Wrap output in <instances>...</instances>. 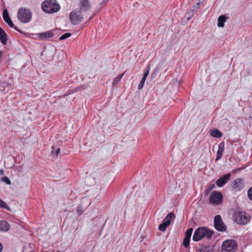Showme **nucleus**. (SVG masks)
Here are the masks:
<instances>
[{
	"label": "nucleus",
	"mask_w": 252,
	"mask_h": 252,
	"mask_svg": "<svg viewBox=\"0 0 252 252\" xmlns=\"http://www.w3.org/2000/svg\"><path fill=\"white\" fill-rule=\"evenodd\" d=\"M213 233V231H211L206 227H199L195 230L192 239L195 242H198L204 238L210 239L212 237Z\"/></svg>",
	"instance_id": "nucleus-1"
},
{
	"label": "nucleus",
	"mask_w": 252,
	"mask_h": 252,
	"mask_svg": "<svg viewBox=\"0 0 252 252\" xmlns=\"http://www.w3.org/2000/svg\"><path fill=\"white\" fill-rule=\"evenodd\" d=\"M42 10L47 13H53L58 12L60 6L56 0H46L42 3Z\"/></svg>",
	"instance_id": "nucleus-2"
},
{
	"label": "nucleus",
	"mask_w": 252,
	"mask_h": 252,
	"mask_svg": "<svg viewBox=\"0 0 252 252\" xmlns=\"http://www.w3.org/2000/svg\"><path fill=\"white\" fill-rule=\"evenodd\" d=\"M32 17V13L30 9L25 7H20L18 11L17 18L22 23H27L29 22Z\"/></svg>",
	"instance_id": "nucleus-3"
},
{
	"label": "nucleus",
	"mask_w": 252,
	"mask_h": 252,
	"mask_svg": "<svg viewBox=\"0 0 252 252\" xmlns=\"http://www.w3.org/2000/svg\"><path fill=\"white\" fill-rule=\"evenodd\" d=\"M233 218L234 221L239 224H246L250 220V216L243 212H235Z\"/></svg>",
	"instance_id": "nucleus-4"
},
{
	"label": "nucleus",
	"mask_w": 252,
	"mask_h": 252,
	"mask_svg": "<svg viewBox=\"0 0 252 252\" xmlns=\"http://www.w3.org/2000/svg\"><path fill=\"white\" fill-rule=\"evenodd\" d=\"M238 249L236 242L234 240H226L221 246V252H235Z\"/></svg>",
	"instance_id": "nucleus-5"
},
{
	"label": "nucleus",
	"mask_w": 252,
	"mask_h": 252,
	"mask_svg": "<svg viewBox=\"0 0 252 252\" xmlns=\"http://www.w3.org/2000/svg\"><path fill=\"white\" fill-rule=\"evenodd\" d=\"M223 196L221 192L219 191H213L210 197V202L215 205H219L222 201Z\"/></svg>",
	"instance_id": "nucleus-6"
},
{
	"label": "nucleus",
	"mask_w": 252,
	"mask_h": 252,
	"mask_svg": "<svg viewBox=\"0 0 252 252\" xmlns=\"http://www.w3.org/2000/svg\"><path fill=\"white\" fill-rule=\"evenodd\" d=\"M214 227L219 231H225L226 230V226L224 223L220 215H217L214 218Z\"/></svg>",
	"instance_id": "nucleus-7"
},
{
	"label": "nucleus",
	"mask_w": 252,
	"mask_h": 252,
	"mask_svg": "<svg viewBox=\"0 0 252 252\" xmlns=\"http://www.w3.org/2000/svg\"><path fill=\"white\" fill-rule=\"evenodd\" d=\"M82 13L80 10L73 11L70 14V19L73 25H77L81 21Z\"/></svg>",
	"instance_id": "nucleus-8"
},
{
	"label": "nucleus",
	"mask_w": 252,
	"mask_h": 252,
	"mask_svg": "<svg viewBox=\"0 0 252 252\" xmlns=\"http://www.w3.org/2000/svg\"><path fill=\"white\" fill-rule=\"evenodd\" d=\"M193 231V228H190L188 229L186 233L183 240V245L185 248H188L189 245L190 239Z\"/></svg>",
	"instance_id": "nucleus-9"
},
{
	"label": "nucleus",
	"mask_w": 252,
	"mask_h": 252,
	"mask_svg": "<svg viewBox=\"0 0 252 252\" xmlns=\"http://www.w3.org/2000/svg\"><path fill=\"white\" fill-rule=\"evenodd\" d=\"M230 176L231 175L230 173H227V174L218 179L216 181L217 185L219 187H222L229 180Z\"/></svg>",
	"instance_id": "nucleus-10"
},
{
	"label": "nucleus",
	"mask_w": 252,
	"mask_h": 252,
	"mask_svg": "<svg viewBox=\"0 0 252 252\" xmlns=\"http://www.w3.org/2000/svg\"><path fill=\"white\" fill-rule=\"evenodd\" d=\"M243 187V180L241 179L237 178L235 179L232 184V188L235 191H238Z\"/></svg>",
	"instance_id": "nucleus-11"
},
{
	"label": "nucleus",
	"mask_w": 252,
	"mask_h": 252,
	"mask_svg": "<svg viewBox=\"0 0 252 252\" xmlns=\"http://www.w3.org/2000/svg\"><path fill=\"white\" fill-rule=\"evenodd\" d=\"M3 18L10 27L13 28L14 24L9 16L8 12L6 9H4L3 11Z\"/></svg>",
	"instance_id": "nucleus-12"
},
{
	"label": "nucleus",
	"mask_w": 252,
	"mask_h": 252,
	"mask_svg": "<svg viewBox=\"0 0 252 252\" xmlns=\"http://www.w3.org/2000/svg\"><path fill=\"white\" fill-rule=\"evenodd\" d=\"M80 9L83 11H87L90 8V3L89 0H80Z\"/></svg>",
	"instance_id": "nucleus-13"
},
{
	"label": "nucleus",
	"mask_w": 252,
	"mask_h": 252,
	"mask_svg": "<svg viewBox=\"0 0 252 252\" xmlns=\"http://www.w3.org/2000/svg\"><path fill=\"white\" fill-rule=\"evenodd\" d=\"M224 144L223 142L220 143L219 145L218 150L217 153V157L216 160H218L220 159L223 155L224 151Z\"/></svg>",
	"instance_id": "nucleus-14"
},
{
	"label": "nucleus",
	"mask_w": 252,
	"mask_h": 252,
	"mask_svg": "<svg viewBox=\"0 0 252 252\" xmlns=\"http://www.w3.org/2000/svg\"><path fill=\"white\" fill-rule=\"evenodd\" d=\"M10 228L9 223L4 220L0 221V230L3 231H7Z\"/></svg>",
	"instance_id": "nucleus-15"
},
{
	"label": "nucleus",
	"mask_w": 252,
	"mask_h": 252,
	"mask_svg": "<svg viewBox=\"0 0 252 252\" xmlns=\"http://www.w3.org/2000/svg\"><path fill=\"white\" fill-rule=\"evenodd\" d=\"M0 40L5 45L7 42V34L0 27Z\"/></svg>",
	"instance_id": "nucleus-16"
},
{
	"label": "nucleus",
	"mask_w": 252,
	"mask_h": 252,
	"mask_svg": "<svg viewBox=\"0 0 252 252\" xmlns=\"http://www.w3.org/2000/svg\"><path fill=\"white\" fill-rule=\"evenodd\" d=\"M53 36V33L52 31H48L42 32L39 34V37L41 39H48Z\"/></svg>",
	"instance_id": "nucleus-17"
},
{
	"label": "nucleus",
	"mask_w": 252,
	"mask_h": 252,
	"mask_svg": "<svg viewBox=\"0 0 252 252\" xmlns=\"http://www.w3.org/2000/svg\"><path fill=\"white\" fill-rule=\"evenodd\" d=\"M170 224V222L168 220H166V222H163L159 224L158 229L160 231L164 232L166 230L167 227Z\"/></svg>",
	"instance_id": "nucleus-18"
},
{
	"label": "nucleus",
	"mask_w": 252,
	"mask_h": 252,
	"mask_svg": "<svg viewBox=\"0 0 252 252\" xmlns=\"http://www.w3.org/2000/svg\"><path fill=\"white\" fill-rule=\"evenodd\" d=\"M226 20V18L224 16L221 15L218 18V26L220 27H223L224 23Z\"/></svg>",
	"instance_id": "nucleus-19"
},
{
	"label": "nucleus",
	"mask_w": 252,
	"mask_h": 252,
	"mask_svg": "<svg viewBox=\"0 0 252 252\" xmlns=\"http://www.w3.org/2000/svg\"><path fill=\"white\" fill-rule=\"evenodd\" d=\"M124 74H125L124 72L122 73L121 74H120L119 75H118L117 77H116L113 80V81L112 82V85L113 86L117 85L120 82V81H121L122 78H123Z\"/></svg>",
	"instance_id": "nucleus-20"
},
{
	"label": "nucleus",
	"mask_w": 252,
	"mask_h": 252,
	"mask_svg": "<svg viewBox=\"0 0 252 252\" xmlns=\"http://www.w3.org/2000/svg\"><path fill=\"white\" fill-rule=\"evenodd\" d=\"M211 135L215 137L220 138L222 136L221 133L218 129L212 131Z\"/></svg>",
	"instance_id": "nucleus-21"
},
{
	"label": "nucleus",
	"mask_w": 252,
	"mask_h": 252,
	"mask_svg": "<svg viewBox=\"0 0 252 252\" xmlns=\"http://www.w3.org/2000/svg\"><path fill=\"white\" fill-rule=\"evenodd\" d=\"M175 218V215L173 213H170L166 217V218L163 220V222H166V220H168L171 222V220L172 219H173Z\"/></svg>",
	"instance_id": "nucleus-22"
},
{
	"label": "nucleus",
	"mask_w": 252,
	"mask_h": 252,
	"mask_svg": "<svg viewBox=\"0 0 252 252\" xmlns=\"http://www.w3.org/2000/svg\"><path fill=\"white\" fill-rule=\"evenodd\" d=\"M200 252H213V250L210 246H205L200 249Z\"/></svg>",
	"instance_id": "nucleus-23"
},
{
	"label": "nucleus",
	"mask_w": 252,
	"mask_h": 252,
	"mask_svg": "<svg viewBox=\"0 0 252 252\" xmlns=\"http://www.w3.org/2000/svg\"><path fill=\"white\" fill-rule=\"evenodd\" d=\"M150 68H151L150 64H149L147 66L146 69H145V70L144 71L143 77H144V78H147L148 75H149V72H150Z\"/></svg>",
	"instance_id": "nucleus-24"
},
{
	"label": "nucleus",
	"mask_w": 252,
	"mask_h": 252,
	"mask_svg": "<svg viewBox=\"0 0 252 252\" xmlns=\"http://www.w3.org/2000/svg\"><path fill=\"white\" fill-rule=\"evenodd\" d=\"M1 182L6 183L7 185H10L11 182L10 179L7 177H3L0 178Z\"/></svg>",
	"instance_id": "nucleus-25"
},
{
	"label": "nucleus",
	"mask_w": 252,
	"mask_h": 252,
	"mask_svg": "<svg viewBox=\"0 0 252 252\" xmlns=\"http://www.w3.org/2000/svg\"><path fill=\"white\" fill-rule=\"evenodd\" d=\"M71 36V33H69V32H67V33H65L64 34H63V35H62L59 38L60 40H63V39H65L69 37H70Z\"/></svg>",
	"instance_id": "nucleus-26"
},
{
	"label": "nucleus",
	"mask_w": 252,
	"mask_h": 252,
	"mask_svg": "<svg viewBox=\"0 0 252 252\" xmlns=\"http://www.w3.org/2000/svg\"><path fill=\"white\" fill-rule=\"evenodd\" d=\"M215 187V184L213 183V184H210L208 186H207V192H210L211 190H212Z\"/></svg>",
	"instance_id": "nucleus-27"
},
{
	"label": "nucleus",
	"mask_w": 252,
	"mask_h": 252,
	"mask_svg": "<svg viewBox=\"0 0 252 252\" xmlns=\"http://www.w3.org/2000/svg\"><path fill=\"white\" fill-rule=\"evenodd\" d=\"M248 196L249 198L252 200V187L248 191Z\"/></svg>",
	"instance_id": "nucleus-28"
},
{
	"label": "nucleus",
	"mask_w": 252,
	"mask_h": 252,
	"mask_svg": "<svg viewBox=\"0 0 252 252\" xmlns=\"http://www.w3.org/2000/svg\"><path fill=\"white\" fill-rule=\"evenodd\" d=\"M0 207L4 208H7V205H6V204L1 199H0Z\"/></svg>",
	"instance_id": "nucleus-29"
},
{
	"label": "nucleus",
	"mask_w": 252,
	"mask_h": 252,
	"mask_svg": "<svg viewBox=\"0 0 252 252\" xmlns=\"http://www.w3.org/2000/svg\"><path fill=\"white\" fill-rule=\"evenodd\" d=\"M77 213L79 215H81L82 213H83V211L82 210V208H81V207L80 206H78L77 207Z\"/></svg>",
	"instance_id": "nucleus-30"
},
{
	"label": "nucleus",
	"mask_w": 252,
	"mask_h": 252,
	"mask_svg": "<svg viewBox=\"0 0 252 252\" xmlns=\"http://www.w3.org/2000/svg\"><path fill=\"white\" fill-rule=\"evenodd\" d=\"M144 83H145L140 81V82L139 83V85L138 86V90L142 89L143 88V86H144Z\"/></svg>",
	"instance_id": "nucleus-31"
},
{
	"label": "nucleus",
	"mask_w": 252,
	"mask_h": 252,
	"mask_svg": "<svg viewBox=\"0 0 252 252\" xmlns=\"http://www.w3.org/2000/svg\"><path fill=\"white\" fill-rule=\"evenodd\" d=\"M60 149H58L55 152V154L58 156L59 155V154L60 153Z\"/></svg>",
	"instance_id": "nucleus-32"
},
{
	"label": "nucleus",
	"mask_w": 252,
	"mask_h": 252,
	"mask_svg": "<svg viewBox=\"0 0 252 252\" xmlns=\"http://www.w3.org/2000/svg\"><path fill=\"white\" fill-rule=\"evenodd\" d=\"M2 249H3V247H2V245H1V244L0 243V252H1L2 250Z\"/></svg>",
	"instance_id": "nucleus-33"
},
{
	"label": "nucleus",
	"mask_w": 252,
	"mask_h": 252,
	"mask_svg": "<svg viewBox=\"0 0 252 252\" xmlns=\"http://www.w3.org/2000/svg\"><path fill=\"white\" fill-rule=\"evenodd\" d=\"M146 79V78H144V77H142V79L141 81L145 83Z\"/></svg>",
	"instance_id": "nucleus-34"
},
{
	"label": "nucleus",
	"mask_w": 252,
	"mask_h": 252,
	"mask_svg": "<svg viewBox=\"0 0 252 252\" xmlns=\"http://www.w3.org/2000/svg\"><path fill=\"white\" fill-rule=\"evenodd\" d=\"M0 174L1 175L4 174V171L2 170H0Z\"/></svg>",
	"instance_id": "nucleus-35"
},
{
	"label": "nucleus",
	"mask_w": 252,
	"mask_h": 252,
	"mask_svg": "<svg viewBox=\"0 0 252 252\" xmlns=\"http://www.w3.org/2000/svg\"><path fill=\"white\" fill-rule=\"evenodd\" d=\"M52 152L53 154L55 153L54 152L53 150L52 151Z\"/></svg>",
	"instance_id": "nucleus-36"
}]
</instances>
